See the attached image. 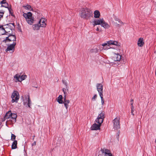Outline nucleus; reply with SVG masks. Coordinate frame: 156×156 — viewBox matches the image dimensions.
<instances>
[{
	"mask_svg": "<svg viewBox=\"0 0 156 156\" xmlns=\"http://www.w3.org/2000/svg\"><path fill=\"white\" fill-rule=\"evenodd\" d=\"M104 112H101L99 114L97 118L96 119V122L98 124L96 123L93 124L91 127V129L92 130H98L100 129V127L101 124L102 123L104 118H105Z\"/></svg>",
	"mask_w": 156,
	"mask_h": 156,
	"instance_id": "obj_1",
	"label": "nucleus"
},
{
	"mask_svg": "<svg viewBox=\"0 0 156 156\" xmlns=\"http://www.w3.org/2000/svg\"><path fill=\"white\" fill-rule=\"evenodd\" d=\"M17 115L16 114L12 113L11 111L7 112L5 115L4 119H6L7 120L6 122V125L11 124L15 123L16 121Z\"/></svg>",
	"mask_w": 156,
	"mask_h": 156,
	"instance_id": "obj_2",
	"label": "nucleus"
},
{
	"mask_svg": "<svg viewBox=\"0 0 156 156\" xmlns=\"http://www.w3.org/2000/svg\"><path fill=\"white\" fill-rule=\"evenodd\" d=\"M80 14V16L82 18L85 19H88L92 16L93 15L92 11L87 8H82Z\"/></svg>",
	"mask_w": 156,
	"mask_h": 156,
	"instance_id": "obj_3",
	"label": "nucleus"
},
{
	"mask_svg": "<svg viewBox=\"0 0 156 156\" xmlns=\"http://www.w3.org/2000/svg\"><path fill=\"white\" fill-rule=\"evenodd\" d=\"M23 16L28 24L31 25L34 23L35 20L34 18L32 16V14L31 12H29L27 13H24Z\"/></svg>",
	"mask_w": 156,
	"mask_h": 156,
	"instance_id": "obj_4",
	"label": "nucleus"
},
{
	"mask_svg": "<svg viewBox=\"0 0 156 156\" xmlns=\"http://www.w3.org/2000/svg\"><path fill=\"white\" fill-rule=\"evenodd\" d=\"M8 33V32H7ZM9 35L2 40V42L6 43L7 42H16V37L15 35L8 33Z\"/></svg>",
	"mask_w": 156,
	"mask_h": 156,
	"instance_id": "obj_5",
	"label": "nucleus"
},
{
	"mask_svg": "<svg viewBox=\"0 0 156 156\" xmlns=\"http://www.w3.org/2000/svg\"><path fill=\"white\" fill-rule=\"evenodd\" d=\"M111 45H113L116 46H120V44L118 43V42L116 41L110 40L107 41V43H105L102 44V46L104 47L106 46V48H109L108 47Z\"/></svg>",
	"mask_w": 156,
	"mask_h": 156,
	"instance_id": "obj_6",
	"label": "nucleus"
},
{
	"mask_svg": "<svg viewBox=\"0 0 156 156\" xmlns=\"http://www.w3.org/2000/svg\"><path fill=\"white\" fill-rule=\"evenodd\" d=\"M27 77V76L25 75H23L20 76L19 74H17L14 76L15 81L16 82H21L24 80Z\"/></svg>",
	"mask_w": 156,
	"mask_h": 156,
	"instance_id": "obj_7",
	"label": "nucleus"
},
{
	"mask_svg": "<svg viewBox=\"0 0 156 156\" xmlns=\"http://www.w3.org/2000/svg\"><path fill=\"white\" fill-rule=\"evenodd\" d=\"M19 97V93L17 91H14L11 96V98L12 99V103L15 102H17Z\"/></svg>",
	"mask_w": 156,
	"mask_h": 156,
	"instance_id": "obj_8",
	"label": "nucleus"
},
{
	"mask_svg": "<svg viewBox=\"0 0 156 156\" xmlns=\"http://www.w3.org/2000/svg\"><path fill=\"white\" fill-rule=\"evenodd\" d=\"M114 128L118 129L120 128V118L119 117H116L113 121Z\"/></svg>",
	"mask_w": 156,
	"mask_h": 156,
	"instance_id": "obj_9",
	"label": "nucleus"
},
{
	"mask_svg": "<svg viewBox=\"0 0 156 156\" xmlns=\"http://www.w3.org/2000/svg\"><path fill=\"white\" fill-rule=\"evenodd\" d=\"M101 151L102 154H100L98 156H112L110 151L108 149H101Z\"/></svg>",
	"mask_w": 156,
	"mask_h": 156,
	"instance_id": "obj_10",
	"label": "nucleus"
},
{
	"mask_svg": "<svg viewBox=\"0 0 156 156\" xmlns=\"http://www.w3.org/2000/svg\"><path fill=\"white\" fill-rule=\"evenodd\" d=\"M16 43V42H13L12 44H10L7 48L6 49L5 51L7 52L9 51H11V52L13 53L15 50V46Z\"/></svg>",
	"mask_w": 156,
	"mask_h": 156,
	"instance_id": "obj_11",
	"label": "nucleus"
},
{
	"mask_svg": "<svg viewBox=\"0 0 156 156\" xmlns=\"http://www.w3.org/2000/svg\"><path fill=\"white\" fill-rule=\"evenodd\" d=\"M23 104L26 107H30L31 102L29 96L26 97L25 100H23Z\"/></svg>",
	"mask_w": 156,
	"mask_h": 156,
	"instance_id": "obj_12",
	"label": "nucleus"
},
{
	"mask_svg": "<svg viewBox=\"0 0 156 156\" xmlns=\"http://www.w3.org/2000/svg\"><path fill=\"white\" fill-rule=\"evenodd\" d=\"M99 95L103 94V86L101 83H98L96 85Z\"/></svg>",
	"mask_w": 156,
	"mask_h": 156,
	"instance_id": "obj_13",
	"label": "nucleus"
},
{
	"mask_svg": "<svg viewBox=\"0 0 156 156\" xmlns=\"http://www.w3.org/2000/svg\"><path fill=\"white\" fill-rule=\"evenodd\" d=\"M103 21V18H100L99 19H96L93 21V25L94 26H95V25H101Z\"/></svg>",
	"mask_w": 156,
	"mask_h": 156,
	"instance_id": "obj_14",
	"label": "nucleus"
},
{
	"mask_svg": "<svg viewBox=\"0 0 156 156\" xmlns=\"http://www.w3.org/2000/svg\"><path fill=\"white\" fill-rule=\"evenodd\" d=\"M45 21V19L43 18H41L40 20L38 23L41 27H44L46 26V24Z\"/></svg>",
	"mask_w": 156,
	"mask_h": 156,
	"instance_id": "obj_15",
	"label": "nucleus"
},
{
	"mask_svg": "<svg viewBox=\"0 0 156 156\" xmlns=\"http://www.w3.org/2000/svg\"><path fill=\"white\" fill-rule=\"evenodd\" d=\"M113 58L114 61H119L121 59V56L118 54H115Z\"/></svg>",
	"mask_w": 156,
	"mask_h": 156,
	"instance_id": "obj_16",
	"label": "nucleus"
},
{
	"mask_svg": "<svg viewBox=\"0 0 156 156\" xmlns=\"http://www.w3.org/2000/svg\"><path fill=\"white\" fill-rule=\"evenodd\" d=\"M101 26L105 29H108L110 27V26L104 20L101 24Z\"/></svg>",
	"mask_w": 156,
	"mask_h": 156,
	"instance_id": "obj_17",
	"label": "nucleus"
},
{
	"mask_svg": "<svg viewBox=\"0 0 156 156\" xmlns=\"http://www.w3.org/2000/svg\"><path fill=\"white\" fill-rule=\"evenodd\" d=\"M144 44L143 38H140L139 39L137 42V45L139 47H142Z\"/></svg>",
	"mask_w": 156,
	"mask_h": 156,
	"instance_id": "obj_18",
	"label": "nucleus"
},
{
	"mask_svg": "<svg viewBox=\"0 0 156 156\" xmlns=\"http://www.w3.org/2000/svg\"><path fill=\"white\" fill-rule=\"evenodd\" d=\"M94 17L96 18H98L100 16V13L99 11L98 10H95L94 12Z\"/></svg>",
	"mask_w": 156,
	"mask_h": 156,
	"instance_id": "obj_19",
	"label": "nucleus"
},
{
	"mask_svg": "<svg viewBox=\"0 0 156 156\" xmlns=\"http://www.w3.org/2000/svg\"><path fill=\"white\" fill-rule=\"evenodd\" d=\"M0 4L2 5L1 6L5 7L6 8H8V5L7 3L6 2L5 0H3L0 2Z\"/></svg>",
	"mask_w": 156,
	"mask_h": 156,
	"instance_id": "obj_20",
	"label": "nucleus"
},
{
	"mask_svg": "<svg viewBox=\"0 0 156 156\" xmlns=\"http://www.w3.org/2000/svg\"><path fill=\"white\" fill-rule=\"evenodd\" d=\"M32 28L34 30H38L39 29L40 27H41L40 25L38 23L37 24H34L32 25Z\"/></svg>",
	"mask_w": 156,
	"mask_h": 156,
	"instance_id": "obj_21",
	"label": "nucleus"
},
{
	"mask_svg": "<svg viewBox=\"0 0 156 156\" xmlns=\"http://www.w3.org/2000/svg\"><path fill=\"white\" fill-rule=\"evenodd\" d=\"M63 97L62 95H59L57 101L59 104H63V101L62 100Z\"/></svg>",
	"mask_w": 156,
	"mask_h": 156,
	"instance_id": "obj_22",
	"label": "nucleus"
},
{
	"mask_svg": "<svg viewBox=\"0 0 156 156\" xmlns=\"http://www.w3.org/2000/svg\"><path fill=\"white\" fill-rule=\"evenodd\" d=\"M17 141L16 140H14V141L13 142L12 145V149H14L17 148Z\"/></svg>",
	"mask_w": 156,
	"mask_h": 156,
	"instance_id": "obj_23",
	"label": "nucleus"
},
{
	"mask_svg": "<svg viewBox=\"0 0 156 156\" xmlns=\"http://www.w3.org/2000/svg\"><path fill=\"white\" fill-rule=\"evenodd\" d=\"M23 7L26 9L30 11H33V9L32 8L30 5H26L23 6Z\"/></svg>",
	"mask_w": 156,
	"mask_h": 156,
	"instance_id": "obj_24",
	"label": "nucleus"
},
{
	"mask_svg": "<svg viewBox=\"0 0 156 156\" xmlns=\"http://www.w3.org/2000/svg\"><path fill=\"white\" fill-rule=\"evenodd\" d=\"M69 102L70 101L69 100H66L65 101H63V103L64 104V106L67 110L69 108V105L68 104L69 103Z\"/></svg>",
	"mask_w": 156,
	"mask_h": 156,
	"instance_id": "obj_25",
	"label": "nucleus"
},
{
	"mask_svg": "<svg viewBox=\"0 0 156 156\" xmlns=\"http://www.w3.org/2000/svg\"><path fill=\"white\" fill-rule=\"evenodd\" d=\"M98 50L96 47H94L90 51L91 53H96L98 52Z\"/></svg>",
	"mask_w": 156,
	"mask_h": 156,
	"instance_id": "obj_26",
	"label": "nucleus"
},
{
	"mask_svg": "<svg viewBox=\"0 0 156 156\" xmlns=\"http://www.w3.org/2000/svg\"><path fill=\"white\" fill-rule=\"evenodd\" d=\"M62 83L66 86V88L67 89V90H68V83L67 81L65 80H63L62 81Z\"/></svg>",
	"mask_w": 156,
	"mask_h": 156,
	"instance_id": "obj_27",
	"label": "nucleus"
},
{
	"mask_svg": "<svg viewBox=\"0 0 156 156\" xmlns=\"http://www.w3.org/2000/svg\"><path fill=\"white\" fill-rule=\"evenodd\" d=\"M7 8L8 9L10 14L12 16H14L13 14V11L12 8L10 7H8V8Z\"/></svg>",
	"mask_w": 156,
	"mask_h": 156,
	"instance_id": "obj_28",
	"label": "nucleus"
},
{
	"mask_svg": "<svg viewBox=\"0 0 156 156\" xmlns=\"http://www.w3.org/2000/svg\"><path fill=\"white\" fill-rule=\"evenodd\" d=\"M113 18L114 20H115V21H118L119 23H123L121 20H120L119 19L117 18L115 16H114Z\"/></svg>",
	"mask_w": 156,
	"mask_h": 156,
	"instance_id": "obj_29",
	"label": "nucleus"
},
{
	"mask_svg": "<svg viewBox=\"0 0 156 156\" xmlns=\"http://www.w3.org/2000/svg\"><path fill=\"white\" fill-rule=\"evenodd\" d=\"M100 96L101 98L102 105H103L104 104V101L103 98V94L100 95Z\"/></svg>",
	"mask_w": 156,
	"mask_h": 156,
	"instance_id": "obj_30",
	"label": "nucleus"
},
{
	"mask_svg": "<svg viewBox=\"0 0 156 156\" xmlns=\"http://www.w3.org/2000/svg\"><path fill=\"white\" fill-rule=\"evenodd\" d=\"M16 137V136L14 134L12 133L11 140H12V141L14 140L15 139Z\"/></svg>",
	"mask_w": 156,
	"mask_h": 156,
	"instance_id": "obj_31",
	"label": "nucleus"
},
{
	"mask_svg": "<svg viewBox=\"0 0 156 156\" xmlns=\"http://www.w3.org/2000/svg\"><path fill=\"white\" fill-rule=\"evenodd\" d=\"M113 24L114 26L116 27H119L120 26L119 24H118L116 22H114Z\"/></svg>",
	"mask_w": 156,
	"mask_h": 156,
	"instance_id": "obj_32",
	"label": "nucleus"
},
{
	"mask_svg": "<svg viewBox=\"0 0 156 156\" xmlns=\"http://www.w3.org/2000/svg\"><path fill=\"white\" fill-rule=\"evenodd\" d=\"M0 30H2L4 31L5 32L7 33V32H7L6 30L4 29V28L3 27V26H1L0 27Z\"/></svg>",
	"mask_w": 156,
	"mask_h": 156,
	"instance_id": "obj_33",
	"label": "nucleus"
},
{
	"mask_svg": "<svg viewBox=\"0 0 156 156\" xmlns=\"http://www.w3.org/2000/svg\"><path fill=\"white\" fill-rule=\"evenodd\" d=\"M66 88H63L62 89V91L63 92L64 94H67V92H66Z\"/></svg>",
	"mask_w": 156,
	"mask_h": 156,
	"instance_id": "obj_34",
	"label": "nucleus"
},
{
	"mask_svg": "<svg viewBox=\"0 0 156 156\" xmlns=\"http://www.w3.org/2000/svg\"><path fill=\"white\" fill-rule=\"evenodd\" d=\"M97 96L96 94L94 95L92 98V100L95 101L97 98Z\"/></svg>",
	"mask_w": 156,
	"mask_h": 156,
	"instance_id": "obj_35",
	"label": "nucleus"
},
{
	"mask_svg": "<svg viewBox=\"0 0 156 156\" xmlns=\"http://www.w3.org/2000/svg\"><path fill=\"white\" fill-rule=\"evenodd\" d=\"M66 94H64V96H63V101H66V100H68L66 99Z\"/></svg>",
	"mask_w": 156,
	"mask_h": 156,
	"instance_id": "obj_36",
	"label": "nucleus"
},
{
	"mask_svg": "<svg viewBox=\"0 0 156 156\" xmlns=\"http://www.w3.org/2000/svg\"><path fill=\"white\" fill-rule=\"evenodd\" d=\"M6 119H4V117L3 118H2L1 119V121L2 122L5 121Z\"/></svg>",
	"mask_w": 156,
	"mask_h": 156,
	"instance_id": "obj_37",
	"label": "nucleus"
},
{
	"mask_svg": "<svg viewBox=\"0 0 156 156\" xmlns=\"http://www.w3.org/2000/svg\"><path fill=\"white\" fill-rule=\"evenodd\" d=\"M131 109H134V106H133V103H131Z\"/></svg>",
	"mask_w": 156,
	"mask_h": 156,
	"instance_id": "obj_38",
	"label": "nucleus"
},
{
	"mask_svg": "<svg viewBox=\"0 0 156 156\" xmlns=\"http://www.w3.org/2000/svg\"><path fill=\"white\" fill-rule=\"evenodd\" d=\"M134 111V109H131V113L133 115H134V114L133 113V112Z\"/></svg>",
	"mask_w": 156,
	"mask_h": 156,
	"instance_id": "obj_39",
	"label": "nucleus"
},
{
	"mask_svg": "<svg viewBox=\"0 0 156 156\" xmlns=\"http://www.w3.org/2000/svg\"><path fill=\"white\" fill-rule=\"evenodd\" d=\"M36 144V141H34V142L32 144V146H34V145H35Z\"/></svg>",
	"mask_w": 156,
	"mask_h": 156,
	"instance_id": "obj_40",
	"label": "nucleus"
},
{
	"mask_svg": "<svg viewBox=\"0 0 156 156\" xmlns=\"http://www.w3.org/2000/svg\"><path fill=\"white\" fill-rule=\"evenodd\" d=\"M131 103H133V99H131V101H130Z\"/></svg>",
	"mask_w": 156,
	"mask_h": 156,
	"instance_id": "obj_41",
	"label": "nucleus"
},
{
	"mask_svg": "<svg viewBox=\"0 0 156 156\" xmlns=\"http://www.w3.org/2000/svg\"><path fill=\"white\" fill-rule=\"evenodd\" d=\"M96 30H97V31H99V28H97Z\"/></svg>",
	"mask_w": 156,
	"mask_h": 156,
	"instance_id": "obj_42",
	"label": "nucleus"
},
{
	"mask_svg": "<svg viewBox=\"0 0 156 156\" xmlns=\"http://www.w3.org/2000/svg\"><path fill=\"white\" fill-rule=\"evenodd\" d=\"M10 24L12 25L14 27V23H10Z\"/></svg>",
	"mask_w": 156,
	"mask_h": 156,
	"instance_id": "obj_43",
	"label": "nucleus"
},
{
	"mask_svg": "<svg viewBox=\"0 0 156 156\" xmlns=\"http://www.w3.org/2000/svg\"><path fill=\"white\" fill-rule=\"evenodd\" d=\"M2 35L4 36V35H5V34H2Z\"/></svg>",
	"mask_w": 156,
	"mask_h": 156,
	"instance_id": "obj_44",
	"label": "nucleus"
},
{
	"mask_svg": "<svg viewBox=\"0 0 156 156\" xmlns=\"http://www.w3.org/2000/svg\"><path fill=\"white\" fill-rule=\"evenodd\" d=\"M34 136V137H33V138H34V137H35V136Z\"/></svg>",
	"mask_w": 156,
	"mask_h": 156,
	"instance_id": "obj_45",
	"label": "nucleus"
},
{
	"mask_svg": "<svg viewBox=\"0 0 156 156\" xmlns=\"http://www.w3.org/2000/svg\"><path fill=\"white\" fill-rule=\"evenodd\" d=\"M104 48H105V49H107V48H105V47H104Z\"/></svg>",
	"mask_w": 156,
	"mask_h": 156,
	"instance_id": "obj_46",
	"label": "nucleus"
}]
</instances>
